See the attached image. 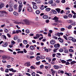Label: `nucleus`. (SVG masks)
<instances>
[{
    "instance_id": "1",
    "label": "nucleus",
    "mask_w": 76,
    "mask_h": 76,
    "mask_svg": "<svg viewBox=\"0 0 76 76\" xmlns=\"http://www.w3.org/2000/svg\"><path fill=\"white\" fill-rule=\"evenodd\" d=\"M2 58L3 60H5V59H9L10 57L8 56L3 55L2 56Z\"/></svg>"
},
{
    "instance_id": "2",
    "label": "nucleus",
    "mask_w": 76,
    "mask_h": 76,
    "mask_svg": "<svg viewBox=\"0 0 76 76\" xmlns=\"http://www.w3.org/2000/svg\"><path fill=\"white\" fill-rule=\"evenodd\" d=\"M23 22H24V23L26 24V25H29V21L28 20V19H25L23 20Z\"/></svg>"
},
{
    "instance_id": "3",
    "label": "nucleus",
    "mask_w": 76,
    "mask_h": 76,
    "mask_svg": "<svg viewBox=\"0 0 76 76\" xmlns=\"http://www.w3.org/2000/svg\"><path fill=\"white\" fill-rule=\"evenodd\" d=\"M60 45L59 43L55 44L54 45V47L55 48H56L57 49H58V50L59 48H60Z\"/></svg>"
},
{
    "instance_id": "4",
    "label": "nucleus",
    "mask_w": 76,
    "mask_h": 76,
    "mask_svg": "<svg viewBox=\"0 0 76 76\" xmlns=\"http://www.w3.org/2000/svg\"><path fill=\"white\" fill-rule=\"evenodd\" d=\"M23 7V5H22V4H20L18 7V12H20L21 10H22V7Z\"/></svg>"
},
{
    "instance_id": "5",
    "label": "nucleus",
    "mask_w": 76,
    "mask_h": 76,
    "mask_svg": "<svg viewBox=\"0 0 76 76\" xmlns=\"http://www.w3.org/2000/svg\"><path fill=\"white\" fill-rule=\"evenodd\" d=\"M9 70L10 71L13 72V73H15V72H18L16 71V70L14 69L13 68H10Z\"/></svg>"
},
{
    "instance_id": "6",
    "label": "nucleus",
    "mask_w": 76,
    "mask_h": 76,
    "mask_svg": "<svg viewBox=\"0 0 76 76\" xmlns=\"http://www.w3.org/2000/svg\"><path fill=\"white\" fill-rule=\"evenodd\" d=\"M24 65L25 66H27V67H29L31 66V64H30V62H27L25 63Z\"/></svg>"
},
{
    "instance_id": "7",
    "label": "nucleus",
    "mask_w": 76,
    "mask_h": 76,
    "mask_svg": "<svg viewBox=\"0 0 76 76\" xmlns=\"http://www.w3.org/2000/svg\"><path fill=\"white\" fill-rule=\"evenodd\" d=\"M59 18L56 16L55 17L53 18V20H54L55 22H57L58 21Z\"/></svg>"
},
{
    "instance_id": "8",
    "label": "nucleus",
    "mask_w": 76,
    "mask_h": 76,
    "mask_svg": "<svg viewBox=\"0 0 76 76\" xmlns=\"http://www.w3.org/2000/svg\"><path fill=\"white\" fill-rule=\"evenodd\" d=\"M14 23H15V24H17V25H20L21 23H22V24H24V23L22 22H19L18 21H15L14 22Z\"/></svg>"
},
{
    "instance_id": "9",
    "label": "nucleus",
    "mask_w": 76,
    "mask_h": 76,
    "mask_svg": "<svg viewBox=\"0 0 76 76\" xmlns=\"http://www.w3.org/2000/svg\"><path fill=\"white\" fill-rule=\"evenodd\" d=\"M27 9L28 11L29 12H32V8L31 7H28Z\"/></svg>"
},
{
    "instance_id": "10",
    "label": "nucleus",
    "mask_w": 76,
    "mask_h": 76,
    "mask_svg": "<svg viewBox=\"0 0 76 76\" xmlns=\"http://www.w3.org/2000/svg\"><path fill=\"white\" fill-rule=\"evenodd\" d=\"M50 70H51L52 73L53 75H54V74H55V73H56V71L55 70H54V69H51Z\"/></svg>"
},
{
    "instance_id": "11",
    "label": "nucleus",
    "mask_w": 76,
    "mask_h": 76,
    "mask_svg": "<svg viewBox=\"0 0 76 76\" xmlns=\"http://www.w3.org/2000/svg\"><path fill=\"white\" fill-rule=\"evenodd\" d=\"M7 45H8V44H7V42H6L5 43L3 42L2 44V46L4 47H7Z\"/></svg>"
},
{
    "instance_id": "12",
    "label": "nucleus",
    "mask_w": 76,
    "mask_h": 76,
    "mask_svg": "<svg viewBox=\"0 0 76 76\" xmlns=\"http://www.w3.org/2000/svg\"><path fill=\"white\" fill-rule=\"evenodd\" d=\"M50 44H52V45H54V44L56 43V41L54 40H53V39L51 40V41L50 42Z\"/></svg>"
},
{
    "instance_id": "13",
    "label": "nucleus",
    "mask_w": 76,
    "mask_h": 76,
    "mask_svg": "<svg viewBox=\"0 0 76 76\" xmlns=\"http://www.w3.org/2000/svg\"><path fill=\"white\" fill-rule=\"evenodd\" d=\"M53 67L55 69H60L59 66L58 65H54L53 66Z\"/></svg>"
},
{
    "instance_id": "14",
    "label": "nucleus",
    "mask_w": 76,
    "mask_h": 76,
    "mask_svg": "<svg viewBox=\"0 0 76 76\" xmlns=\"http://www.w3.org/2000/svg\"><path fill=\"white\" fill-rule=\"evenodd\" d=\"M4 7V4H0V9H2L3 7Z\"/></svg>"
},
{
    "instance_id": "15",
    "label": "nucleus",
    "mask_w": 76,
    "mask_h": 76,
    "mask_svg": "<svg viewBox=\"0 0 76 76\" xmlns=\"http://www.w3.org/2000/svg\"><path fill=\"white\" fill-rule=\"evenodd\" d=\"M8 10L9 12H12L13 10V7H10L8 9Z\"/></svg>"
},
{
    "instance_id": "16",
    "label": "nucleus",
    "mask_w": 76,
    "mask_h": 76,
    "mask_svg": "<svg viewBox=\"0 0 76 76\" xmlns=\"http://www.w3.org/2000/svg\"><path fill=\"white\" fill-rule=\"evenodd\" d=\"M55 10L58 13H60V9L57 8L55 9Z\"/></svg>"
},
{
    "instance_id": "17",
    "label": "nucleus",
    "mask_w": 76,
    "mask_h": 76,
    "mask_svg": "<svg viewBox=\"0 0 76 76\" xmlns=\"http://www.w3.org/2000/svg\"><path fill=\"white\" fill-rule=\"evenodd\" d=\"M64 53L65 54H67V53H69V51L68 50V49H65L64 51Z\"/></svg>"
},
{
    "instance_id": "18",
    "label": "nucleus",
    "mask_w": 76,
    "mask_h": 76,
    "mask_svg": "<svg viewBox=\"0 0 76 76\" xmlns=\"http://www.w3.org/2000/svg\"><path fill=\"white\" fill-rule=\"evenodd\" d=\"M65 75H66L68 76H72V74L70 73H68L67 72H65Z\"/></svg>"
},
{
    "instance_id": "19",
    "label": "nucleus",
    "mask_w": 76,
    "mask_h": 76,
    "mask_svg": "<svg viewBox=\"0 0 76 76\" xmlns=\"http://www.w3.org/2000/svg\"><path fill=\"white\" fill-rule=\"evenodd\" d=\"M33 8L34 9H38V7L36 5H33Z\"/></svg>"
},
{
    "instance_id": "20",
    "label": "nucleus",
    "mask_w": 76,
    "mask_h": 76,
    "mask_svg": "<svg viewBox=\"0 0 76 76\" xmlns=\"http://www.w3.org/2000/svg\"><path fill=\"white\" fill-rule=\"evenodd\" d=\"M43 19H48V16L47 15H45L43 16Z\"/></svg>"
},
{
    "instance_id": "21",
    "label": "nucleus",
    "mask_w": 76,
    "mask_h": 76,
    "mask_svg": "<svg viewBox=\"0 0 76 76\" xmlns=\"http://www.w3.org/2000/svg\"><path fill=\"white\" fill-rule=\"evenodd\" d=\"M13 14L14 16H18V13L15 11L13 12Z\"/></svg>"
},
{
    "instance_id": "22",
    "label": "nucleus",
    "mask_w": 76,
    "mask_h": 76,
    "mask_svg": "<svg viewBox=\"0 0 76 76\" xmlns=\"http://www.w3.org/2000/svg\"><path fill=\"white\" fill-rule=\"evenodd\" d=\"M51 11L54 14H57V11H56L55 10H51Z\"/></svg>"
},
{
    "instance_id": "23",
    "label": "nucleus",
    "mask_w": 76,
    "mask_h": 76,
    "mask_svg": "<svg viewBox=\"0 0 76 76\" xmlns=\"http://www.w3.org/2000/svg\"><path fill=\"white\" fill-rule=\"evenodd\" d=\"M53 3V0H50L48 1V3L49 4H52Z\"/></svg>"
},
{
    "instance_id": "24",
    "label": "nucleus",
    "mask_w": 76,
    "mask_h": 76,
    "mask_svg": "<svg viewBox=\"0 0 76 76\" xmlns=\"http://www.w3.org/2000/svg\"><path fill=\"white\" fill-rule=\"evenodd\" d=\"M23 43H24V44H28V41L26 40H24L23 41Z\"/></svg>"
},
{
    "instance_id": "25",
    "label": "nucleus",
    "mask_w": 76,
    "mask_h": 76,
    "mask_svg": "<svg viewBox=\"0 0 76 76\" xmlns=\"http://www.w3.org/2000/svg\"><path fill=\"white\" fill-rule=\"evenodd\" d=\"M17 41L18 43H20L22 42V40L20 39H18Z\"/></svg>"
},
{
    "instance_id": "26",
    "label": "nucleus",
    "mask_w": 76,
    "mask_h": 76,
    "mask_svg": "<svg viewBox=\"0 0 76 76\" xmlns=\"http://www.w3.org/2000/svg\"><path fill=\"white\" fill-rule=\"evenodd\" d=\"M0 13H5L6 14H7V12L4 11H0Z\"/></svg>"
},
{
    "instance_id": "27",
    "label": "nucleus",
    "mask_w": 76,
    "mask_h": 76,
    "mask_svg": "<svg viewBox=\"0 0 76 76\" xmlns=\"http://www.w3.org/2000/svg\"><path fill=\"white\" fill-rule=\"evenodd\" d=\"M51 6H53V7H54V6H56V4L55 3H52L51 4Z\"/></svg>"
},
{
    "instance_id": "28",
    "label": "nucleus",
    "mask_w": 76,
    "mask_h": 76,
    "mask_svg": "<svg viewBox=\"0 0 76 76\" xmlns=\"http://www.w3.org/2000/svg\"><path fill=\"white\" fill-rule=\"evenodd\" d=\"M50 10H51V9L50 8H46L45 10L46 11H47V12H49L50 11Z\"/></svg>"
},
{
    "instance_id": "29",
    "label": "nucleus",
    "mask_w": 76,
    "mask_h": 76,
    "mask_svg": "<svg viewBox=\"0 0 76 76\" xmlns=\"http://www.w3.org/2000/svg\"><path fill=\"white\" fill-rule=\"evenodd\" d=\"M36 60L37 61H39L40 60V56H38L36 58Z\"/></svg>"
},
{
    "instance_id": "30",
    "label": "nucleus",
    "mask_w": 76,
    "mask_h": 76,
    "mask_svg": "<svg viewBox=\"0 0 76 76\" xmlns=\"http://www.w3.org/2000/svg\"><path fill=\"white\" fill-rule=\"evenodd\" d=\"M58 50V49L55 48L53 49V53H56L57 52V50Z\"/></svg>"
},
{
    "instance_id": "31",
    "label": "nucleus",
    "mask_w": 76,
    "mask_h": 76,
    "mask_svg": "<svg viewBox=\"0 0 76 76\" xmlns=\"http://www.w3.org/2000/svg\"><path fill=\"white\" fill-rule=\"evenodd\" d=\"M30 48L31 50H34L35 48L34 46H31L30 47Z\"/></svg>"
},
{
    "instance_id": "32",
    "label": "nucleus",
    "mask_w": 76,
    "mask_h": 76,
    "mask_svg": "<svg viewBox=\"0 0 76 76\" xmlns=\"http://www.w3.org/2000/svg\"><path fill=\"white\" fill-rule=\"evenodd\" d=\"M55 35L56 36H58V37H60V33H56L55 34Z\"/></svg>"
},
{
    "instance_id": "33",
    "label": "nucleus",
    "mask_w": 76,
    "mask_h": 76,
    "mask_svg": "<svg viewBox=\"0 0 76 76\" xmlns=\"http://www.w3.org/2000/svg\"><path fill=\"white\" fill-rule=\"evenodd\" d=\"M36 3H41V1H40V0H36Z\"/></svg>"
},
{
    "instance_id": "34",
    "label": "nucleus",
    "mask_w": 76,
    "mask_h": 76,
    "mask_svg": "<svg viewBox=\"0 0 76 76\" xmlns=\"http://www.w3.org/2000/svg\"><path fill=\"white\" fill-rule=\"evenodd\" d=\"M55 3H56L58 4L60 3V0H56Z\"/></svg>"
},
{
    "instance_id": "35",
    "label": "nucleus",
    "mask_w": 76,
    "mask_h": 76,
    "mask_svg": "<svg viewBox=\"0 0 76 76\" xmlns=\"http://www.w3.org/2000/svg\"><path fill=\"white\" fill-rule=\"evenodd\" d=\"M69 52H71V53H73L74 52V50L72 49H69Z\"/></svg>"
},
{
    "instance_id": "36",
    "label": "nucleus",
    "mask_w": 76,
    "mask_h": 76,
    "mask_svg": "<svg viewBox=\"0 0 76 76\" xmlns=\"http://www.w3.org/2000/svg\"><path fill=\"white\" fill-rule=\"evenodd\" d=\"M76 62L75 61H72L71 63L70 64H75V63H76Z\"/></svg>"
},
{
    "instance_id": "37",
    "label": "nucleus",
    "mask_w": 76,
    "mask_h": 76,
    "mask_svg": "<svg viewBox=\"0 0 76 76\" xmlns=\"http://www.w3.org/2000/svg\"><path fill=\"white\" fill-rule=\"evenodd\" d=\"M15 43L16 42H15L14 41L12 40L11 41V44L12 45H14V44H15Z\"/></svg>"
},
{
    "instance_id": "38",
    "label": "nucleus",
    "mask_w": 76,
    "mask_h": 76,
    "mask_svg": "<svg viewBox=\"0 0 76 76\" xmlns=\"http://www.w3.org/2000/svg\"><path fill=\"white\" fill-rule=\"evenodd\" d=\"M67 28L68 29H70L72 28V26H71V25H69Z\"/></svg>"
},
{
    "instance_id": "39",
    "label": "nucleus",
    "mask_w": 76,
    "mask_h": 76,
    "mask_svg": "<svg viewBox=\"0 0 76 76\" xmlns=\"http://www.w3.org/2000/svg\"><path fill=\"white\" fill-rule=\"evenodd\" d=\"M30 69H34V70L35 69V67L33 66H31L30 67Z\"/></svg>"
},
{
    "instance_id": "40",
    "label": "nucleus",
    "mask_w": 76,
    "mask_h": 76,
    "mask_svg": "<svg viewBox=\"0 0 76 76\" xmlns=\"http://www.w3.org/2000/svg\"><path fill=\"white\" fill-rule=\"evenodd\" d=\"M40 58H41V59H44V58H45V57H43V56H42V55H41Z\"/></svg>"
},
{
    "instance_id": "41",
    "label": "nucleus",
    "mask_w": 76,
    "mask_h": 76,
    "mask_svg": "<svg viewBox=\"0 0 76 76\" xmlns=\"http://www.w3.org/2000/svg\"><path fill=\"white\" fill-rule=\"evenodd\" d=\"M17 7H18V5L17 4H15L14 6V8L15 9H17Z\"/></svg>"
},
{
    "instance_id": "42",
    "label": "nucleus",
    "mask_w": 76,
    "mask_h": 76,
    "mask_svg": "<svg viewBox=\"0 0 76 76\" xmlns=\"http://www.w3.org/2000/svg\"><path fill=\"white\" fill-rule=\"evenodd\" d=\"M59 42H61V43H63V39H60Z\"/></svg>"
},
{
    "instance_id": "43",
    "label": "nucleus",
    "mask_w": 76,
    "mask_h": 76,
    "mask_svg": "<svg viewBox=\"0 0 76 76\" xmlns=\"http://www.w3.org/2000/svg\"><path fill=\"white\" fill-rule=\"evenodd\" d=\"M26 32L27 34H28V33H29V30H28V29H26Z\"/></svg>"
},
{
    "instance_id": "44",
    "label": "nucleus",
    "mask_w": 76,
    "mask_h": 76,
    "mask_svg": "<svg viewBox=\"0 0 76 76\" xmlns=\"http://www.w3.org/2000/svg\"><path fill=\"white\" fill-rule=\"evenodd\" d=\"M18 54H19V53H23V51H18L17 52Z\"/></svg>"
},
{
    "instance_id": "45",
    "label": "nucleus",
    "mask_w": 76,
    "mask_h": 76,
    "mask_svg": "<svg viewBox=\"0 0 76 76\" xmlns=\"http://www.w3.org/2000/svg\"><path fill=\"white\" fill-rule=\"evenodd\" d=\"M31 75L33 76H35V72H33L31 73Z\"/></svg>"
},
{
    "instance_id": "46",
    "label": "nucleus",
    "mask_w": 76,
    "mask_h": 76,
    "mask_svg": "<svg viewBox=\"0 0 76 76\" xmlns=\"http://www.w3.org/2000/svg\"><path fill=\"white\" fill-rule=\"evenodd\" d=\"M61 62L62 63H66V61L63 60L61 61Z\"/></svg>"
},
{
    "instance_id": "47",
    "label": "nucleus",
    "mask_w": 76,
    "mask_h": 76,
    "mask_svg": "<svg viewBox=\"0 0 76 76\" xmlns=\"http://www.w3.org/2000/svg\"><path fill=\"white\" fill-rule=\"evenodd\" d=\"M36 13H37V14H39L40 12H39V10H37V11L36 12Z\"/></svg>"
},
{
    "instance_id": "48",
    "label": "nucleus",
    "mask_w": 76,
    "mask_h": 76,
    "mask_svg": "<svg viewBox=\"0 0 76 76\" xmlns=\"http://www.w3.org/2000/svg\"><path fill=\"white\" fill-rule=\"evenodd\" d=\"M65 64H66V65H69L70 64V63L68 61H67L66 62Z\"/></svg>"
},
{
    "instance_id": "49",
    "label": "nucleus",
    "mask_w": 76,
    "mask_h": 76,
    "mask_svg": "<svg viewBox=\"0 0 76 76\" xmlns=\"http://www.w3.org/2000/svg\"><path fill=\"white\" fill-rule=\"evenodd\" d=\"M69 40H72V39H73V37H70L69 38H68Z\"/></svg>"
},
{
    "instance_id": "50",
    "label": "nucleus",
    "mask_w": 76,
    "mask_h": 76,
    "mask_svg": "<svg viewBox=\"0 0 76 76\" xmlns=\"http://www.w3.org/2000/svg\"><path fill=\"white\" fill-rule=\"evenodd\" d=\"M5 72H6V73H8V72H9V69H6L5 70Z\"/></svg>"
},
{
    "instance_id": "51",
    "label": "nucleus",
    "mask_w": 76,
    "mask_h": 76,
    "mask_svg": "<svg viewBox=\"0 0 76 76\" xmlns=\"http://www.w3.org/2000/svg\"><path fill=\"white\" fill-rule=\"evenodd\" d=\"M63 37L64 38V39H66V40H67L68 39L67 37H66V36H63Z\"/></svg>"
},
{
    "instance_id": "52",
    "label": "nucleus",
    "mask_w": 76,
    "mask_h": 76,
    "mask_svg": "<svg viewBox=\"0 0 76 76\" xmlns=\"http://www.w3.org/2000/svg\"><path fill=\"white\" fill-rule=\"evenodd\" d=\"M36 37L38 38H39L40 37V36L39 35V34H37L36 35Z\"/></svg>"
},
{
    "instance_id": "53",
    "label": "nucleus",
    "mask_w": 76,
    "mask_h": 76,
    "mask_svg": "<svg viewBox=\"0 0 76 76\" xmlns=\"http://www.w3.org/2000/svg\"><path fill=\"white\" fill-rule=\"evenodd\" d=\"M18 39V37H17V36H15V37L14 38V40H16V39Z\"/></svg>"
},
{
    "instance_id": "54",
    "label": "nucleus",
    "mask_w": 76,
    "mask_h": 76,
    "mask_svg": "<svg viewBox=\"0 0 76 76\" xmlns=\"http://www.w3.org/2000/svg\"><path fill=\"white\" fill-rule=\"evenodd\" d=\"M71 25H73V26H75V25H76V23H75V22H74L72 23L71 24Z\"/></svg>"
},
{
    "instance_id": "55",
    "label": "nucleus",
    "mask_w": 76,
    "mask_h": 76,
    "mask_svg": "<svg viewBox=\"0 0 76 76\" xmlns=\"http://www.w3.org/2000/svg\"><path fill=\"white\" fill-rule=\"evenodd\" d=\"M40 61H39L38 62H37L36 63V65H39L40 64Z\"/></svg>"
},
{
    "instance_id": "56",
    "label": "nucleus",
    "mask_w": 76,
    "mask_h": 76,
    "mask_svg": "<svg viewBox=\"0 0 76 76\" xmlns=\"http://www.w3.org/2000/svg\"><path fill=\"white\" fill-rule=\"evenodd\" d=\"M61 2L62 3H65L66 2V0H62L61 1Z\"/></svg>"
},
{
    "instance_id": "57",
    "label": "nucleus",
    "mask_w": 76,
    "mask_h": 76,
    "mask_svg": "<svg viewBox=\"0 0 76 76\" xmlns=\"http://www.w3.org/2000/svg\"><path fill=\"white\" fill-rule=\"evenodd\" d=\"M61 31H64L65 30V28H61L60 29Z\"/></svg>"
},
{
    "instance_id": "58",
    "label": "nucleus",
    "mask_w": 76,
    "mask_h": 76,
    "mask_svg": "<svg viewBox=\"0 0 76 76\" xmlns=\"http://www.w3.org/2000/svg\"><path fill=\"white\" fill-rule=\"evenodd\" d=\"M53 39H57V37H56V36H53Z\"/></svg>"
},
{
    "instance_id": "59",
    "label": "nucleus",
    "mask_w": 76,
    "mask_h": 76,
    "mask_svg": "<svg viewBox=\"0 0 76 76\" xmlns=\"http://www.w3.org/2000/svg\"><path fill=\"white\" fill-rule=\"evenodd\" d=\"M68 23H72V22H73V20H69L68 21Z\"/></svg>"
},
{
    "instance_id": "60",
    "label": "nucleus",
    "mask_w": 76,
    "mask_h": 76,
    "mask_svg": "<svg viewBox=\"0 0 76 76\" xmlns=\"http://www.w3.org/2000/svg\"><path fill=\"white\" fill-rule=\"evenodd\" d=\"M68 17L69 18H72V14H69L68 15Z\"/></svg>"
},
{
    "instance_id": "61",
    "label": "nucleus",
    "mask_w": 76,
    "mask_h": 76,
    "mask_svg": "<svg viewBox=\"0 0 76 76\" xmlns=\"http://www.w3.org/2000/svg\"><path fill=\"white\" fill-rule=\"evenodd\" d=\"M43 67H44V65H42L40 66V69H42L43 68Z\"/></svg>"
},
{
    "instance_id": "62",
    "label": "nucleus",
    "mask_w": 76,
    "mask_h": 76,
    "mask_svg": "<svg viewBox=\"0 0 76 76\" xmlns=\"http://www.w3.org/2000/svg\"><path fill=\"white\" fill-rule=\"evenodd\" d=\"M48 66L49 68H51V64H49L48 65Z\"/></svg>"
},
{
    "instance_id": "63",
    "label": "nucleus",
    "mask_w": 76,
    "mask_h": 76,
    "mask_svg": "<svg viewBox=\"0 0 76 76\" xmlns=\"http://www.w3.org/2000/svg\"><path fill=\"white\" fill-rule=\"evenodd\" d=\"M7 68H10L11 67V66L10 65H8L7 66Z\"/></svg>"
},
{
    "instance_id": "64",
    "label": "nucleus",
    "mask_w": 76,
    "mask_h": 76,
    "mask_svg": "<svg viewBox=\"0 0 76 76\" xmlns=\"http://www.w3.org/2000/svg\"><path fill=\"white\" fill-rule=\"evenodd\" d=\"M72 41H73V42H76V39L73 38V39H72Z\"/></svg>"
}]
</instances>
